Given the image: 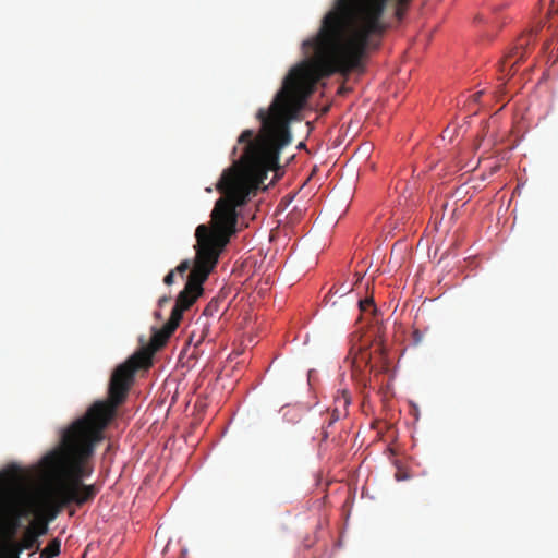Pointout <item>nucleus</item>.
Here are the masks:
<instances>
[{
    "label": "nucleus",
    "instance_id": "obj_1",
    "mask_svg": "<svg viewBox=\"0 0 558 558\" xmlns=\"http://www.w3.org/2000/svg\"><path fill=\"white\" fill-rule=\"evenodd\" d=\"M262 122L260 133L254 138L252 130H245L238 138L244 144L243 154L238 165L223 171L216 189L225 195L219 198L211 211L213 227L198 229V256L184 289L179 293L170 318L162 328H151L148 347L130 356L118 365L111 374L108 387V400L95 402L80 420L104 430L116 415L134 381L135 373L151 364V355L166 345L177 330L183 312L189 310L203 294V284L218 263L219 255L235 233L236 207L246 203L252 191L259 189L268 171L279 167V154L291 141L289 120L291 118H258Z\"/></svg>",
    "mask_w": 558,
    "mask_h": 558
},
{
    "label": "nucleus",
    "instance_id": "obj_2",
    "mask_svg": "<svg viewBox=\"0 0 558 558\" xmlns=\"http://www.w3.org/2000/svg\"><path fill=\"white\" fill-rule=\"evenodd\" d=\"M104 434L77 418L60 434L59 442L37 461V551L48 523L64 509L92 502L99 488L84 481L94 473L92 459Z\"/></svg>",
    "mask_w": 558,
    "mask_h": 558
},
{
    "label": "nucleus",
    "instance_id": "obj_3",
    "mask_svg": "<svg viewBox=\"0 0 558 558\" xmlns=\"http://www.w3.org/2000/svg\"><path fill=\"white\" fill-rule=\"evenodd\" d=\"M32 515L25 533V547L35 545V480L27 481L19 468L0 473V558H17L15 536L21 519Z\"/></svg>",
    "mask_w": 558,
    "mask_h": 558
},
{
    "label": "nucleus",
    "instance_id": "obj_4",
    "mask_svg": "<svg viewBox=\"0 0 558 558\" xmlns=\"http://www.w3.org/2000/svg\"><path fill=\"white\" fill-rule=\"evenodd\" d=\"M533 40V34L530 32L518 38L513 48H511L500 61V71L506 75L514 73V66L523 60L526 54L527 47Z\"/></svg>",
    "mask_w": 558,
    "mask_h": 558
},
{
    "label": "nucleus",
    "instance_id": "obj_5",
    "mask_svg": "<svg viewBox=\"0 0 558 558\" xmlns=\"http://www.w3.org/2000/svg\"><path fill=\"white\" fill-rule=\"evenodd\" d=\"M369 353L367 351H361L357 356L352 361V377L364 387L367 386L368 378L364 374V368H369V373L374 371V367L369 365Z\"/></svg>",
    "mask_w": 558,
    "mask_h": 558
},
{
    "label": "nucleus",
    "instance_id": "obj_6",
    "mask_svg": "<svg viewBox=\"0 0 558 558\" xmlns=\"http://www.w3.org/2000/svg\"><path fill=\"white\" fill-rule=\"evenodd\" d=\"M60 548L61 539L54 537L52 539H49L45 547L41 548V546H39V550L37 553H39L40 558H56L60 554Z\"/></svg>",
    "mask_w": 558,
    "mask_h": 558
},
{
    "label": "nucleus",
    "instance_id": "obj_7",
    "mask_svg": "<svg viewBox=\"0 0 558 558\" xmlns=\"http://www.w3.org/2000/svg\"><path fill=\"white\" fill-rule=\"evenodd\" d=\"M203 225H199L196 230H195V238H196V245L194 246L195 247V251L198 252V245H199V242H198V236H197V232H198V229L202 227ZM197 256H198V253L195 254V258H194V263H193V266L191 264V262L189 259H185L183 262L180 263L179 266H177L173 270H175V274H179L180 276H184V274L190 270V272H192V270L194 269L195 265H196V260H197ZM191 275V274H189ZM187 278H190V276H187ZM189 279H186L187 281Z\"/></svg>",
    "mask_w": 558,
    "mask_h": 558
},
{
    "label": "nucleus",
    "instance_id": "obj_8",
    "mask_svg": "<svg viewBox=\"0 0 558 558\" xmlns=\"http://www.w3.org/2000/svg\"><path fill=\"white\" fill-rule=\"evenodd\" d=\"M336 408L333 410L332 416L333 420H338L340 417V409L345 410L351 402L350 392L347 389H343L339 392V395L335 398Z\"/></svg>",
    "mask_w": 558,
    "mask_h": 558
},
{
    "label": "nucleus",
    "instance_id": "obj_9",
    "mask_svg": "<svg viewBox=\"0 0 558 558\" xmlns=\"http://www.w3.org/2000/svg\"><path fill=\"white\" fill-rule=\"evenodd\" d=\"M374 301L372 298L369 299H364V300H360L359 301V306H360V310L362 312H366L372 305H373Z\"/></svg>",
    "mask_w": 558,
    "mask_h": 558
},
{
    "label": "nucleus",
    "instance_id": "obj_10",
    "mask_svg": "<svg viewBox=\"0 0 558 558\" xmlns=\"http://www.w3.org/2000/svg\"><path fill=\"white\" fill-rule=\"evenodd\" d=\"M175 270H170L163 278V282L167 286H171L174 282Z\"/></svg>",
    "mask_w": 558,
    "mask_h": 558
},
{
    "label": "nucleus",
    "instance_id": "obj_11",
    "mask_svg": "<svg viewBox=\"0 0 558 558\" xmlns=\"http://www.w3.org/2000/svg\"><path fill=\"white\" fill-rule=\"evenodd\" d=\"M171 300L170 296L163 295L158 300V306L162 307L165 304H167Z\"/></svg>",
    "mask_w": 558,
    "mask_h": 558
},
{
    "label": "nucleus",
    "instance_id": "obj_12",
    "mask_svg": "<svg viewBox=\"0 0 558 558\" xmlns=\"http://www.w3.org/2000/svg\"><path fill=\"white\" fill-rule=\"evenodd\" d=\"M413 338H414L415 343H418V342L421 341L422 336H421V333H420V331H418V330H415V331L413 332Z\"/></svg>",
    "mask_w": 558,
    "mask_h": 558
},
{
    "label": "nucleus",
    "instance_id": "obj_13",
    "mask_svg": "<svg viewBox=\"0 0 558 558\" xmlns=\"http://www.w3.org/2000/svg\"><path fill=\"white\" fill-rule=\"evenodd\" d=\"M483 94H484V90H480V92H477V93L473 94V96H472V97H473V100H474V101H478V100H480V98H481V96H482Z\"/></svg>",
    "mask_w": 558,
    "mask_h": 558
},
{
    "label": "nucleus",
    "instance_id": "obj_14",
    "mask_svg": "<svg viewBox=\"0 0 558 558\" xmlns=\"http://www.w3.org/2000/svg\"><path fill=\"white\" fill-rule=\"evenodd\" d=\"M209 308H210V306H209V305H208L207 307H205L204 313H205V314H207V313H208V311H209Z\"/></svg>",
    "mask_w": 558,
    "mask_h": 558
},
{
    "label": "nucleus",
    "instance_id": "obj_15",
    "mask_svg": "<svg viewBox=\"0 0 558 558\" xmlns=\"http://www.w3.org/2000/svg\"><path fill=\"white\" fill-rule=\"evenodd\" d=\"M155 316H156V317H160L159 312H156V313H155Z\"/></svg>",
    "mask_w": 558,
    "mask_h": 558
}]
</instances>
